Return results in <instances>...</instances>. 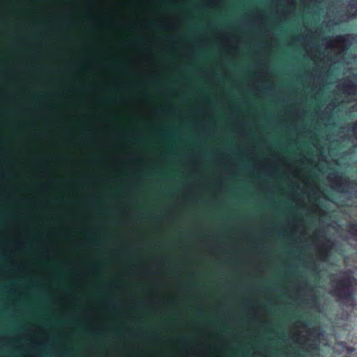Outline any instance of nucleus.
<instances>
[{"label": "nucleus", "mask_w": 357, "mask_h": 357, "mask_svg": "<svg viewBox=\"0 0 357 357\" xmlns=\"http://www.w3.org/2000/svg\"><path fill=\"white\" fill-rule=\"evenodd\" d=\"M285 336H286V334H285L284 332H283V333H281V335L280 336V338L283 340Z\"/></svg>", "instance_id": "11"}, {"label": "nucleus", "mask_w": 357, "mask_h": 357, "mask_svg": "<svg viewBox=\"0 0 357 357\" xmlns=\"http://www.w3.org/2000/svg\"><path fill=\"white\" fill-rule=\"evenodd\" d=\"M314 348L317 351V357H324L320 354L318 345H315ZM328 349L333 351V357H348V355H350L354 351L353 348L348 347L344 343L337 345L334 348L328 347Z\"/></svg>", "instance_id": "3"}, {"label": "nucleus", "mask_w": 357, "mask_h": 357, "mask_svg": "<svg viewBox=\"0 0 357 357\" xmlns=\"http://www.w3.org/2000/svg\"><path fill=\"white\" fill-rule=\"evenodd\" d=\"M162 248H165L166 247H165V246H163Z\"/></svg>", "instance_id": "15"}, {"label": "nucleus", "mask_w": 357, "mask_h": 357, "mask_svg": "<svg viewBox=\"0 0 357 357\" xmlns=\"http://www.w3.org/2000/svg\"><path fill=\"white\" fill-rule=\"evenodd\" d=\"M337 91L342 98V101L351 102L356 101L353 107V111H357V75L351 79H344L337 86Z\"/></svg>", "instance_id": "2"}, {"label": "nucleus", "mask_w": 357, "mask_h": 357, "mask_svg": "<svg viewBox=\"0 0 357 357\" xmlns=\"http://www.w3.org/2000/svg\"><path fill=\"white\" fill-rule=\"evenodd\" d=\"M288 266H289V268H296L297 267V266H296V264H289L288 265Z\"/></svg>", "instance_id": "10"}, {"label": "nucleus", "mask_w": 357, "mask_h": 357, "mask_svg": "<svg viewBox=\"0 0 357 357\" xmlns=\"http://www.w3.org/2000/svg\"><path fill=\"white\" fill-rule=\"evenodd\" d=\"M313 270H314V271L317 270V266H314Z\"/></svg>", "instance_id": "12"}, {"label": "nucleus", "mask_w": 357, "mask_h": 357, "mask_svg": "<svg viewBox=\"0 0 357 357\" xmlns=\"http://www.w3.org/2000/svg\"><path fill=\"white\" fill-rule=\"evenodd\" d=\"M19 248H32L33 247H26V246H24V247H18ZM41 248H47L48 247H40ZM57 248H60L61 247H56ZM78 248H82L83 247H77Z\"/></svg>", "instance_id": "9"}, {"label": "nucleus", "mask_w": 357, "mask_h": 357, "mask_svg": "<svg viewBox=\"0 0 357 357\" xmlns=\"http://www.w3.org/2000/svg\"><path fill=\"white\" fill-rule=\"evenodd\" d=\"M312 303H313V305H314V308L318 309L319 307L320 302L317 296L313 297Z\"/></svg>", "instance_id": "7"}, {"label": "nucleus", "mask_w": 357, "mask_h": 357, "mask_svg": "<svg viewBox=\"0 0 357 357\" xmlns=\"http://www.w3.org/2000/svg\"><path fill=\"white\" fill-rule=\"evenodd\" d=\"M357 17V0H353L349 4L347 11V17L353 18Z\"/></svg>", "instance_id": "5"}, {"label": "nucleus", "mask_w": 357, "mask_h": 357, "mask_svg": "<svg viewBox=\"0 0 357 357\" xmlns=\"http://www.w3.org/2000/svg\"><path fill=\"white\" fill-rule=\"evenodd\" d=\"M341 230L345 231L344 238H349L357 236V224L349 222L346 225L341 227Z\"/></svg>", "instance_id": "4"}, {"label": "nucleus", "mask_w": 357, "mask_h": 357, "mask_svg": "<svg viewBox=\"0 0 357 357\" xmlns=\"http://www.w3.org/2000/svg\"><path fill=\"white\" fill-rule=\"evenodd\" d=\"M300 248H303V246H301Z\"/></svg>", "instance_id": "17"}, {"label": "nucleus", "mask_w": 357, "mask_h": 357, "mask_svg": "<svg viewBox=\"0 0 357 357\" xmlns=\"http://www.w3.org/2000/svg\"><path fill=\"white\" fill-rule=\"evenodd\" d=\"M351 132L354 137L357 140V123L353 127Z\"/></svg>", "instance_id": "8"}, {"label": "nucleus", "mask_w": 357, "mask_h": 357, "mask_svg": "<svg viewBox=\"0 0 357 357\" xmlns=\"http://www.w3.org/2000/svg\"><path fill=\"white\" fill-rule=\"evenodd\" d=\"M355 186L352 187L351 190L349 189V188L347 189H343L342 191H344L345 192H349V193H351V194H354L355 196H357V190H356V188H357V183H355L354 185Z\"/></svg>", "instance_id": "6"}, {"label": "nucleus", "mask_w": 357, "mask_h": 357, "mask_svg": "<svg viewBox=\"0 0 357 357\" xmlns=\"http://www.w3.org/2000/svg\"><path fill=\"white\" fill-rule=\"evenodd\" d=\"M307 321H305L304 325H305V326H306V325H307Z\"/></svg>", "instance_id": "13"}, {"label": "nucleus", "mask_w": 357, "mask_h": 357, "mask_svg": "<svg viewBox=\"0 0 357 357\" xmlns=\"http://www.w3.org/2000/svg\"><path fill=\"white\" fill-rule=\"evenodd\" d=\"M326 248H331L332 247L331 246H329V247H326Z\"/></svg>", "instance_id": "14"}, {"label": "nucleus", "mask_w": 357, "mask_h": 357, "mask_svg": "<svg viewBox=\"0 0 357 357\" xmlns=\"http://www.w3.org/2000/svg\"><path fill=\"white\" fill-rule=\"evenodd\" d=\"M357 280L351 273H347L340 278L330 294L334 296L337 301L347 310L353 312L357 315V295L355 294Z\"/></svg>", "instance_id": "1"}, {"label": "nucleus", "mask_w": 357, "mask_h": 357, "mask_svg": "<svg viewBox=\"0 0 357 357\" xmlns=\"http://www.w3.org/2000/svg\"><path fill=\"white\" fill-rule=\"evenodd\" d=\"M217 248H220V246H218Z\"/></svg>", "instance_id": "16"}]
</instances>
